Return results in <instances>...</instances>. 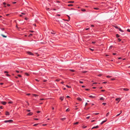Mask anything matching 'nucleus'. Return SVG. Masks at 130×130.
<instances>
[{
	"instance_id": "nucleus-29",
	"label": "nucleus",
	"mask_w": 130,
	"mask_h": 130,
	"mask_svg": "<svg viewBox=\"0 0 130 130\" xmlns=\"http://www.w3.org/2000/svg\"><path fill=\"white\" fill-rule=\"evenodd\" d=\"M116 37H119V36L118 34H116Z\"/></svg>"
},
{
	"instance_id": "nucleus-54",
	"label": "nucleus",
	"mask_w": 130,
	"mask_h": 130,
	"mask_svg": "<svg viewBox=\"0 0 130 130\" xmlns=\"http://www.w3.org/2000/svg\"><path fill=\"white\" fill-rule=\"evenodd\" d=\"M35 80L37 82H39V80L37 79H35Z\"/></svg>"
},
{
	"instance_id": "nucleus-34",
	"label": "nucleus",
	"mask_w": 130,
	"mask_h": 130,
	"mask_svg": "<svg viewBox=\"0 0 130 130\" xmlns=\"http://www.w3.org/2000/svg\"><path fill=\"white\" fill-rule=\"evenodd\" d=\"M3 106H0V109H3Z\"/></svg>"
},
{
	"instance_id": "nucleus-4",
	"label": "nucleus",
	"mask_w": 130,
	"mask_h": 130,
	"mask_svg": "<svg viewBox=\"0 0 130 130\" xmlns=\"http://www.w3.org/2000/svg\"><path fill=\"white\" fill-rule=\"evenodd\" d=\"M1 103L2 104V105H6L7 103L5 102L2 101L1 102Z\"/></svg>"
},
{
	"instance_id": "nucleus-61",
	"label": "nucleus",
	"mask_w": 130,
	"mask_h": 130,
	"mask_svg": "<svg viewBox=\"0 0 130 130\" xmlns=\"http://www.w3.org/2000/svg\"><path fill=\"white\" fill-rule=\"evenodd\" d=\"M87 127V126H83V128H86V127Z\"/></svg>"
},
{
	"instance_id": "nucleus-9",
	"label": "nucleus",
	"mask_w": 130,
	"mask_h": 130,
	"mask_svg": "<svg viewBox=\"0 0 130 130\" xmlns=\"http://www.w3.org/2000/svg\"><path fill=\"white\" fill-rule=\"evenodd\" d=\"M107 121V120H104V121H102L101 123V124H103V123H105V122Z\"/></svg>"
},
{
	"instance_id": "nucleus-8",
	"label": "nucleus",
	"mask_w": 130,
	"mask_h": 130,
	"mask_svg": "<svg viewBox=\"0 0 130 130\" xmlns=\"http://www.w3.org/2000/svg\"><path fill=\"white\" fill-rule=\"evenodd\" d=\"M77 99L79 101H81L82 100V99L79 97L77 98Z\"/></svg>"
},
{
	"instance_id": "nucleus-26",
	"label": "nucleus",
	"mask_w": 130,
	"mask_h": 130,
	"mask_svg": "<svg viewBox=\"0 0 130 130\" xmlns=\"http://www.w3.org/2000/svg\"><path fill=\"white\" fill-rule=\"evenodd\" d=\"M81 10L83 11H86V10L85 9H82Z\"/></svg>"
},
{
	"instance_id": "nucleus-52",
	"label": "nucleus",
	"mask_w": 130,
	"mask_h": 130,
	"mask_svg": "<svg viewBox=\"0 0 130 130\" xmlns=\"http://www.w3.org/2000/svg\"><path fill=\"white\" fill-rule=\"evenodd\" d=\"M87 105H88V104L87 103H86V104H85V106H86Z\"/></svg>"
},
{
	"instance_id": "nucleus-55",
	"label": "nucleus",
	"mask_w": 130,
	"mask_h": 130,
	"mask_svg": "<svg viewBox=\"0 0 130 130\" xmlns=\"http://www.w3.org/2000/svg\"><path fill=\"white\" fill-rule=\"evenodd\" d=\"M30 93H28L27 94V95H30Z\"/></svg>"
},
{
	"instance_id": "nucleus-32",
	"label": "nucleus",
	"mask_w": 130,
	"mask_h": 130,
	"mask_svg": "<svg viewBox=\"0 0 130 130\" xmlns=\"http://www.w3.org/2000/svg\"><path fill=\"white\" fill-rule=\"evenodd\" d=\"M106 103H103L102 104V105H106Z\"/></svg>"
},
{
	"instance_id": "nucleus-36",
	"label": "nucleus",
	"mask_w": 130,
	"mask_h": 130,
	"mask_svg": "<svg viewBox=\"0 0 130 130\" xmlns=\"http://www.w3.org/2000/svg\"><path fill=\"white\" fill-rule=\"evenodd\" d=\"M109 113V112H108L107 113V115H106V116H107L108 115Z\"/></svg>"
},
{
	"instance_id": "nucleus-2",
	"label": "nucleus",
	"mask_w": 130,
	"mask_h": 130,
	"mask_svg": "<svg viewBox=\"0 0 130 130\" xmlns=\"http://www.w3.org/2000/svg\"><path fill=\"white\" fill-rule=\"evenodd\" d=\"M13 121L12 120H5L4 121V122L5 123L9 122L11 123L13 122Z\"/></svg>"
},
{
	"instance_id": "nucleus-24",
	"label": "nucleus",
	"mask_w": 130,
	"mask_h": 130,
	"mask_svg": "<svg viewBox=\"0 0 130 130\" xmlns=\"http://www.w3.org/2000/svg\"><path fill=\"white\" fill-rule=\"evenodd\" d=\"M66 118H62V119H61L63 121L64 120H66Z\"/></svg>"
},
{
	"instance_id": "nucleus-43",
	"label": "nucleus",
	"mask_w": 130,
	"mask_h": 130,
	"mask_svg": "<svg viewBox=\"0 0 130 130\" xmlns=\"http://www.w3.org/2000/svg\"><path fill=\"white\" fill-rule=\"evenodd\" d=\"M27 111L28 112H29L30 111V110L28 109L27 110Z\"/></svg>"
},
{
	"instance_id": "nucleus-1",
	"label": "nucleus",
	"mask_w": 130,
	"mask_h": 130,
	"mask_svg": "<svg viewBox=\"0 0 130 130\" xmlns=\"http://www.w3.org/2000/svg\"><path fill=\"white\" fill-rule=\"evenodd\" d=\"M121 100V98H118L116 99V100L117 102V103H118Z\"/></svg>"
},
{
	"instance_id": "nucleus-41",
	"label": "nucleus",
	"mask_w": 130,
	"mask_h": 130,
	"mask_svg": "<svg viewBox=\"0 0 130 130\" xmlns=\"http://www.w3.org/2000/svg\"><path fill=\"white\" fill-rule=\"evenodd\" d=\"M12 103V102H11V101L9 102H8V103H9V104Z\"/></svg>"
},
{
	"instance_id": "nucleus-48",
	"label": "nucleus",
	"mask_w": 130,
	"mask_h": 130,
	"mask_svg": "<svg viewBox=\"0 0 130 130\" xmlns=\"http://www.w3.org/2000/svg\"><path fill=\"white\" fill-rule=\"evenodd\" d=\"M6 75L7 76H10V75L9 74H6Z\"/></svg>"
},
{
	"instance_id": "nucleus-51",
	"label": "nucleus",
	"mask_w": 130,
	"mask_h": 130,
	"mask_svg": "<svg viewBox=\"0 0 130 130\" xmlns=\"http://www.w3.org/2000/svg\"><path fill=\"white\" fill-rule=\"evenodd\" d=\"M40 100H45V99H40Z\"/></svg>"
},
{
	"instance_id": "nucleus-47",
	"label": "nucleus",
	"mask_w": 130,
	"mask_h": 130,
	"mask_svg": "<svg viewBox=\"0 0 130 130\" xmlns=\"http://www.w3.org/2000/svg\"><path fill=\"white\" fill-rule=\"evenodd\" d=\"M95 121V120H92L91 121V122H93Z\"/></svg>"
},
{
	"instance_id": "nucleus-21",
	"label": "nucleus",
	"mask_w": 130,
	"mask_h": 130,
	"mask_svg": "<svg viewBox=\"0 0 130 130\" xmlns=\"http://www.w3.org/2000/svg\"><path fill=\"white\" fill-rule=\"evenodd\" d=\"M69 70L72 72H74L75 71V70H74L70 69Z\"/></svg>"
},
{
	"instance_id": "nucleus-10",
	"label": "nucleus",
	"mask_w": 130,
	"mask_h": 130,
	"mask_svg": "<svg viewBox=\"0 0 130 130\" xmlns=\"http://www.w3.org/2000/svg\"><path fill=\"white\" fill-rule=\"evenodd\" d=\"M64 98V96H63V97H60V99L61 100V101H62L63 99Z\"/></svg>"
},
{
	"instance_id": "nucleus-22",
	"label": "nucleus",
	"mask_w": 130,
	"mask_h": 130,
	"mask_svg": "<svg viewBox=\"0 0 130 130\" xmlns=\"http://www.w3.org/2000/svg\"><path fill=\"white\" fill-rule=\"evenodd\" d=\"M73 6V5L71 4H69V5H68V6Z\"/></svg>"
},
{
	"instance_id": "nucleus-6",
	"label": "nucleus",
	"mask_w": 130,
	"mask_h": 130,
	"mask_svg": "<svg viewBox=\"0 0 130 130\" xmlns=\"http://www.w3.org/2000/svg\"><path fill=\"white\" fill-rule=\"evenodd\" d=\"M99 127V126H96L92 128V129H93L94 128H97Z\"/></svg>"
},
{
	"instance_id": "nucleus-63",
	"label": "nucleus",
	"mask_w": 130,
	"mask_h": 130,
	"mask_svg": "<svg viewBox=\"0 0 130 130\" xmlns=\"http://www.w3.org/2000/svg\"><path fill=\"white\" fill-rule=\"evenodd\" d=\"M67 98H70V96H67Z\"/></svg>"
},
{
	"instance_id": "nucleus-12",
	"label": "nucleus",
	"mask_w": 130,
	"mask_h": 130,
	"mask_svg": "<svg viewBox=\"0 0 130 130\" xmlns=\"http://www.w3.org/2000/svg\"><path fill=\"white\" fill-rule=\"evenodd\" d=\"M104 100V98L103 97H101L100 98V100Z\"/></svg>"
},
{
	"instance_id": "nucleus-27",
	"label": "nucleus",
	"mask_w": 130,
	"mask_h": 130,
	"mask_svg": "<svg viewBox=\"0 0 130 130\" xmlns=\"http://www.w3.org/2000/svg\"><path fill=\"white\" fill-rule=\"evenodd\" d=\"M94 9H96V10H98L99 9V8H94Z\"/></svg>"
},
{
	"instance_id": "nucleus-28",
	"label": "nucleus",
	"mask_w": 130,
	"mask_h": 130,
	"mask_svg": "<svg viewBox=\"0 0 130 130\" xmlns=\"http://www.w3.org/2000/svg\"><path fill=\"white\" fill-rule=\"evenodd\" d=\"M66 86L68 88H71V87L69 86H68V85H66Z\"/></svg>"
},
{
	"instance_id": "nucleus-40",
	"label": "nucleus",
	"mask_w": 130,
	"mask_h": 130,
	"mask_svg": "<svg viewBox=\"0 0 130 130\" xmlns=\"http://www.w3.org/2000/svg\"><path fill=\"white\" fill-rule=\"evenodd\" d=\"M118 41H119V42L120 41H121V39H119V38H118Z\"/></svg>"
},
{
	"instance_id": "nucleus-5",
	"label": "nucleus",
	"mask_w": 130,
	"mask_h": 130,
	"mask_svg": "<svg viewBox=\"0 0 130 130\" xmlns=\"http://www.w3.org/2000/svg\"><path fill=\"white\" fill-rule=\"evenodd\" d=\"M33 114V113L32 112H30L29 113H28L27 114V115H29V116H31Z\"/></svg>"
},
{
	"instance_id": "nucleus-59",
	"label": "nucleus",
	"mask_w": 130,
	"mask_h": 130,
	"mask_svg": "<svg viewBox=\"0 0 130 130\" xmlns=\"http://www.w3.org/2000/svg\"><path fill=\"white\" fill-rule=\"evenodd\" d=\"M4 84V83H0V84L1 85H3Z\"/></svg>"
},
{
	"instance_id": "nucleus-50",
	"label": "nucleus",
	"mask_w": 130,
	"mask_h": 130,
	"mask_svg": "<svg viewBox=\"0 0 130 130\" xmlns=\"http://www.w3.org/2000/svg\"><path fill=\"white\" fill-rule=\"evenodd\" d=\"M60 80L59 79H57L56 80V81H57V82H58Z\"/></svg>"
},
{
	"instance_id": "nucleus-62",
	"label": "nucleus",
	"mask_w": 130,
	"mask_h": 130,
	"mask_svg": "<svg viewBox=\"0 0 130 130\" xmlns=\"http://www.w3.org/2000/svg\"><path fill=\"white\" fill-rule=\"evenodd\" d=\"M120 114H121V113H119V114H118L116 116H119L120 115Z\"/></svg>"
},
{
	"instance_id": "nucleus-57",
	"label": "nucleus",
	"mask_w": 130,
	"mask_h": 130,
	"mask_svg": "<svg viewBox=\"0 0 130 130\" xmlns=\"http://www.w3.org/2000/svg\"><path fill=\"white\" fill-rule=\"evenodd\" d=\"M3 4H4V5H6V3H3Z\"/></svg>"
},
{
	"instance_id": "nucleus-16",
	"label": "nucleus",
	"mask_w": 130,
	"mask_h": 130,
	"mask_svg": "<svg viewBox=\"0 0 130 130\" xmlns=\"http://www.w3.org/2000/svg\"><path fill=\"white\" fill-rule=\"evenodd\" d=\"M88 105H95L94 104L92 103H90V104H88Z\"/></svg>"
},
{
	"instance_id": "nucleus-42",
	"label": "nucleus",
	"mask_w": 130,
	"mask_h": 130,
	"mask_svg": "<svg viewBox=\"0 0 130 130\" xmlns=\"http://www.w3.org/2000/svg\"><path fill=\"white\" fill-rule=\"evenodd\" d=\"M32 36V34H29V37L31 36Z\"/></svg>"
},
{
	"instance_id": "nucleus-23",
	"label": "nucleus",
	"mask_w": 130,
	"mask_h": 130,
	"mask_svg": "<svg viewBox=\"0 0 130 130\" xmlns=\"http://www.w3.org/2000/svg\"><path fill=\"white\" fill-rule=\"evenodd\" d=\"M25 74L27 76H28L29 75V74L27 73H25Z\"/></svg>"
},
{
	"instance_id": "nucleus-13",
	"label": "nucleus",
	"mask_w": 130,
	"mask_h": 130,
	"mask_svg": "<svg viewBox=\"0 0 130 130\" xmlns=\"http://www.w3.org/2000/svg\"><path fill=\"white\" fill-rule=\"evenodd\" d=\"M129 90V89L127 88H124L123 90L126 91H127Z\"/></svg>"
},
{
	"instance_id": "nucleus-35",
	"label": "nucleus",
	"mask_w": 130,
	"mask_h": 130,
	"mask_svg": "<svg viewBox=\"0 0 130 130\" xmlns=\"http://www.w3.org/2000/svg\"><path fill=\"white\" fill-rule=\"evenodd\" d=\"M95 43H96V42L95 41H94V42H92V43L93 44H94Z\"/></svg>"
},
{
	"instance_id": "nucleus-38",
	"label": "nucleus",
	"mask_w": 130,
	"mask_h": 130,
	"mask_svg": "<svg viewBox=\"0 0 130 130\" xmlns=\"http://www.w3.org/2000/svg\"><path fill=\"white\" fill-rule=\"evenodd\" d=\"M67 16L68 17V19H69V20H70V17L68 16V15H67Z\"/></svg>"
},
{
	"instance_id": "nucleus-33",
	"label": "nucleus",
	"mask_w": 130,
	"mask_h": 130,
	"mask_svg": "<svg viewBox=\"0 0 130 130\" xmlns=\"http://www.w3.org/2000/svg\"><path fill=\"white\" fill-rule=\"evenodd\" d=\"M4 72L5 73H8V71H5Z\"/></svg>"
},
{
	"instance_id": "nucleus-46",
	"label": "nucleus",
	"mask_w": 130,
	"mask_h": 130,
	"mask_svg": "<svg viewBox=\"0 0 130 130\" xmlns=\"http://www.w3.org/2000/svg\"><path fill=\"white\" fill-rule=\"evenodd\" d=\"M90 117V116H88L86 118L87 119H89Z\"/></svg>"
},
{
	"instance_id": "nucleus-58",
	"label": "nucleus",
	"mask_w": 130,
	"mask_h": 130,
	"mask_svg": "<svg viewBox=\"0 0 130 130\" xmlns=\"http://www.w3.org/2000/svg\"><path fill=\"white\" fill-rule=\"evenodd\" d=\"M40 112V111H37V113H38Z\"/></svg>"
},
{
	"instance_id": "nucleus-60",
	"label": "nucleus",
	"mask_w": 130,
	"mask_h": 130,
	"mask_svg": "<svg viewBox=\"0 0 130 130\" xmlns=\"http://www.w3.org/2000/svg\"><path fill=\"white\" fill-rule=\"evenodd\" d=\"M34 119L35 120H37L38 119H37V118H34Z\"/></svg>"
},
{
	"instance_id": "nucleus-39",
	"label": "nucleus",
	"mask_w": 130,
	"mask_h": 130,
	"mask_svg": "<svg viewBox=\"0 0 130 130\" xmlns=\"http://www.w3.org/2000/svg\"><path fill=\"white\" fill-rule=\"evenodd\" d=\"M127 30L128 31L130 32V29H128Z\"/></svg>"
},
{
	"instance_id": "nucleus-31",
	"label": "nucleus",
	"mask_w": 130,
	"mask_h": 130,
	"mask_svg": "<svg viewBox=\"0 0 130 130\" xmlns=\"http://www.w3.org/2000/svg\"><path fill=\"white\" fill-rule=\"evenodd\" d=\"M87 72V71H83L82 73H85Z\"/></svg>"
},
{
	"instance_id": "nucleus-20",
	"label": "nucleus",
	"mask_w": 130,
	"mask_h": 130,
	"mask_svg": "<svg viewBox=\"0 0 130 130\" xmlns=\"http://www.w3.org/2000/svg\"><path fill=\"white\" fill-rule=\"evenodd\" d=\"M119 31H121L122 32H123V30H122L121 28H119Z\"/></svg>"
},
{
	"instance_id": "nucleus-37",
	"label": "nucleus",
	"mask_w": 130,
	"mask_h": 130,
	"mask_svg": "<svg viewBox=\"0 0 130 130\" xmlns=\"http://www.w3.org/2000/svg\"><path fill=\"white\" fill-rule=\"evenodd\" d=\"M18 75L19 77H21L22 76L21 75Z\"/></svg>"
},
{
	"instance_id": "nucleus-15",
	"label": "nucleus",
	"mask_w": 130,
	"mask_h": 130,
	"mask_svg": "<svg viewBox=\"0 0 130 130\" xmlns=\"http://www.w3.org/2000/svg\"><path fill=\"white\" fill-rule=\"evenodd\" d=\"M32 95L35 97L38 96V95L36 94H32Z\"/></svg>"
},
{
	"instance_id": "nucleus-30",
	"label": "nucleus",
	"mask_w": 130,
	"mask_h": 130,
	"mask_svg": "<svg viewBox=\"0 0 130 130\" xmlns=\"http://www.w3.org/2000/svg\"><path fill=\"white\" fill-rule=\"evenodd\" d=\"M38 124V123L36 124H34L33 125V126H37V125Z\"/></svg>"
},
{
	"instance_id": "nucleus-19",
	"label": "nucleus",
	"mask_w": 130,
	"mask_h": 130,
	"mask_svg": "<svg viewBox=\"0 0 130 130\" xmlns=\"http://www.w3.org/2000/svg\"><path fill=\"white\" fill-rule=\"evenodd\" d=\"M21 13L22 14H23V15L26 14V12H22Z\"/></svg>"
},
{
	"instance_id": "nucleus-17",
	"label": "nucleus",
	"mask_w": 130,
	"mask_h": 130,
	"mask_svg": "<svg viewBox=\"0 0 130 130\" xmlns=\"http://www.w3.org/2000/svg\"><path fill=\"white\" fill-rule=\"evenodd\" d=\"M6 115H9V113L8 112H7V111L6 112Z\"/></svg>"
},
{
	"instance_id": "nucleus-3",
	"label": "nucleus",
	"mask_w": 130,
	"mask_h": 130,
	"mask_svg": "<svg viewBox=\"0 0 130 130\" xmlns=\"http://www.w3.org/2000/svg\"><path fill=\"white\" fill-rule=\"evenodd\" d=\"M27 54L30 55H34L33 54L29 52H27Z\"/></svg>"
},
{
	"instance_id": "nucleus-44",
	"label": "nucleus",
	"mask_w": 130,
	"mask_h": 130,
	"mask_svg": "<svg viewBox=\"0 0 130 130\" xmlns=\"http://www.w3.org/2000/svg\"><path fill=\"white\" fill-rule=\"evenodd\" d=\"M79 83L80 84H82L83 83V82L82 81H80Z\"/></svg>"
},
{
	"instance_id": "nucleus-45",
	"label": "nucleus",
	"mask_w": 130,
	"mask_h": 130,
	"mask_svg": "<svg viewBox=\"0 0 130 130\" xmlns=\"http://www.w3.org/2000/svg\"><path fill=\"white\" fill-rule=\"evenodd\" d=\"M111 80H113L115 79V78H111Z\"/></svg>"
},
{
	"instance_id": "nucleus-14",
	"label": "nucleus",
	"mask_w": 130,
	"mask_h": 130,
	"mask_svg": "<svg viewBox=\"0 0 130 130\" xmlns=\"http://www.w3.org/2000/svg\"><path fill=\"white\" fill-rule=\"evenodd\" d=\"M68 2V3H73L74 2L73 1H70Z\"/></svg>"
},
{
	"instance_id": "nucleus-7",
	"label": "nucleus",
	"mask_w": 130,
	"mask_h": 130,
	"mask_svg": "<svg viewBox=\"0 0 130 130\" xmlns=\"http://www.w3.org/2000/svg\"><path fill=\"white\" fill-rule=\"evenodd\" d=\"M1 35L4 38H6L7 37V36L6 35H4L3 34H1Z\"/></svg>"
},
{
	"instance_id": "nucleus-64",
	"label": "nucleus",
	"mask_w": 130,
	"mask_h": 130,
	"mask_svg": "<svg viewBox=\"0 0 130 130\" xmlns=\"http://www.w3.org/2000/svg\"><path fill=\"white\" fill-rule=\"evenodd\" d=\"M91 26L92 27H93L94 26V25H91Z\"/></svg>"
},
{
	"instance_id": "nucleus-11",
	"label": "nucleus",
	"mask_w": 130,
	"mask_h": 130,
	"mask_svg": "<svg viewBox=\"0 0 130 130\" xmlns=\"http://www.w3.org/2000/svg\"><path fill=\"white\" fill-rule=\"evenodd\" d=\"M89 97L90 98H94L95 97V96H93L91 95L89 96Z\"/></svg>"
},
{
	"instance_id": "nucleus-25",
	"label": "nucleus",
	"mask_w": 130,
	"mask_h": 130,
	"mask_svg": "<svg viewBox=\"0 0 130 130\" xmlns=\"http://www.w3.org/2000/svg\"><path fill=\"white\" fill-rule=\"evenodd\" d=\"M70 110V109H69L68 108L66 109V112H68V111H69Z\"/></svg>"
},
{
	"instance_id": "nucleus-49",
	"label": "nucleus",
	"mask_w": 130,
	"mask_h": 130,
	"mask_svg": "<svg viewBox=\"0 0 130 130\" xmlns=\"http://www.w3.org/2000/svg\"><path fill=\"white\" fill-rule=\"evenodd\" d=\"M106 77H108H108H111V76H107Z\"/></svg>"
},
{
	"instance_id": "nucleus-18",
	"label": "nucleus",
	"mask_w": 130,
	"mask_h": 130,
	"mask_svg": "<svg viewBox=\"0 0 130 130\" xmlns=\"http://www.w3.org/2000/svg\"><path fill=\"white\" fill-rule=\"evenodd\" d=\"M79 123V122H77L75 123H74V125H76V124H78Z\"/></svg>"
},
{
	"instance_id": "nucleus-53",
	"label": "nucleus",
	"mask_w": 130,
	"mask_h": 130,
	"mask_svg": "<svg viewBox=\"0 0 130 130\" xmlns=\"http://www.w3.org/2000/svg\"><path fill=\"white\" fill-rule=\"evenodd\" d=\"M99 113H94V114L95 115H98L99 114Z\"/></svg>"
},
{
	"instance_id": "nucleus-56",
	"label": "nucleus",
	"mask_w": 130,
	"mask_h": 130,
	"mask_svg": "<svg viewBox=\"0 0 130 130\" xmlns=\"http://www.w3.org/2000/svg\"><path fill=\"white\" fill-rule=\"evenodd\" d=\"M16 72H17V73H19V71H17V70L16 71Z\"/></svg>"
}]
</instances>
